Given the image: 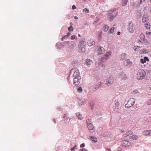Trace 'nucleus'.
<instances>
[{"instance_id":"nucleus-49","label":"nucleus","mask_w":151,"mask_h":151,"mask_svg":"<svg viewBox=\"0 0 151 151\" xmlns=\"http://www.w3.org/2000/svg\"><path fill=\"white\" fill-rule=\"evenodd\" d=\"M74 18H75V19H77V17H76L75 16V17H74Z\"/></svg>"},{"instance_id":"nucleus-4","label":"nucleus","mask_w":151,"mask_h":151,"mask_svg":"<svg viewBox=\"0 0 151 151\" xmlns=\"http://www.w3.org/2000/svg\"><path fill=\"white\" fill-rule=\"evenodd\" d=\"M135 29L134 24L132 22H130L129 24L128 30L129 32L133 33Z\"/></svg>"},{"instance_id":"nucleus-42","label":"nucleus","mask_w":151,"mask_h":151,"mask_svg":"<svg viewBox=\"0 0 151 151\" xmlns=\"http://www.w3.org/2000/svg\"><path fill=\"white\" fill-rule=\"evenodd\" d=\"M67 36V35H65L64 36H63L62 38V41H63V40L66 37V36Z\"/></svg>"},{"instance_id":"nucleus-34","label":"nucleus","mask_w":151,"mask_h":151,"mask_svg":"<svg viewBox=\"0 0 151 151\" xmlns=\"http://www.w3.org/2000/svg\"><path fill=\"white\" fill-rule=\"evenodd\" d=\"M85 12L86 13H88L89 12V10L86 8H85L83 10V12Z\"/></svg>"},{"instance_id":"nucleus-53","label":"nucleus","mask_w":151,"mask_h":151,"mask_svg":"<svg viewBox=\"0 0 151 151\" xmlns=\"http://www.w3.org/2000/svg\"><path fill=\"white\" fill-rule=\"evenodd\" d=\"M150 90H151V87H150Z\"/></svg>"},{"instance_id":"nucleus-30","label":"nucleus","mask_w":151,"mask_h":151,"mask_svg":"<svg viewBox=\"0 0 151 151\" xmlns=\"http://www.w3.org/2000/svg\"><path fill=\"white\" fill-rule=\"evenodd\" d=\"M147 104L148 105H151V99H148L147 101Z\"/></svg>"},{"instance_id":"nucleus-47","label":"nucleus","mask_w":151,"mask_h":151,"mask_svg":"<svg viewBox=\"0 0 151 151\" xmlns=\"http://www.w3.org/2000/svg\"><path fill=\"white\" fill-rule=\"evenodd\" d=\"M117 34H118V35H120V32H117Z\"/></svg>"},{"instance_id":"nucleus-23","label":"nucleus","mask_w":151,"mask_h":151,"mask_svg":"<svg viewBox=\"0 0 151 151\" xmlns=\"http://www.w3.org/2000/svg\"><path fill=\"white\" fill-rule=\"evenodd\" d=\"M140 47L138 46H134V49L135 51H138L140 49Z\"/></svg>"},{"instance_id":"nucleus-9","label":"nucleus","mask_w":151,"mask_h":151,"mask_svg":"<svg viewBox=\"0 0 151 151\" xmlns=\"http://www.w3.org/2000/svg\"><path fill=\"white\" fill-rule=\"evenodd\" d=\"M97 51L99 55L101 54L104 52L105 50L103 47L100 46L98 48Z\"/></svg>"},{"instance_id":"nucleus-28","label":"nucleus","mask_w":151,"mask_h":151,"mask_svg":"<svg viewBox=\"0 0 151 151\" xmlns=\"http://www.w3.org/2000/svg\"><path fill=\"white\" fill-rule=\"evenodd\" d=\"M116 28L112 27L109 31V33H113Z\"/></svg>"},{"instance_id":"nucleus-55","label":"nucleus","mask_w":151,"mask_h":151,"mask_svg":"<svg viewBox=\"0 0 151 151\" xmlns=\"http://www.w3.org/2000/svg\"><path fill=\"white\" fill-rule=\"evenodd\" d=\"M150 1H151V0H150Z\"/></svg>"},{"instance_id":"nucleus-37","label":"nucleus","mask_w":151,"mask_h":151,"mask_svg":"<svg viewBox=\"0 0 151 151\" xmlns=\"http://www.w3.org/2000/svg\"><path fill=\"white\" fill-rule=\"evenodd\" d=\"M102 34L101 32L99 33V39H101L102 37Z\"/></svg>"},{"instance_id":"nucleus-32","label":"nucleus","mask_w":151,"mask_h":151,"mask_svg":"<svg viewBox=\"0 0 151 151\" xmlns=\"http://www.w3.org/2000/svg\"><path fill=\"white\" fill-rule=\"evenodd\" d=\"M77 91L79 92H81L82 91V88L80 87L77 89Z\"/></svg>"},{"instance_id":"nucleus-12","label":"nucleus","mask_w":151,"mask_h":151,"mask_svg":"<svg viewBox=\"0 0 151 151\" xmlns=\"http://www.w3.org/2000/svg\"><path fill=\"white\" fill-rule=\"evenodd\" d=\"M93 63L92 61L89 59H87L86 60V61L85 62V64L88 67H90L91 65Z\"/></svg>"},{"instance_id":"nucleus-3","label":"nucleus","mask_w":151,"mask_h":151,"mask_svg":"<svg viewBox=\"0 0 151 151\" xmlns=\"http://www.w3.org/2000/svg\"><path fill=\"white\" fill-rule=\"evenodd\" d=\"M71 73L73 72V77H80L79 76V72L78 70L77 69H73L70 71Z\"/></svg>"},{"instance_id":"nucleus-46","label":"nucleus","mask_w":151,"mask_h":151,"mask_svg":"<svg viewBox=\"0 0 151 151\" xmlns=\"http://www.w3.org/2000/svg\"><path fill=\"white\" fill-rule=\"evenodd\" d=\"M146 34H147V35H149V34H151V32H146Z\"/></svg>"},{"instance_id":"nucleus-19","label":"nucleus","mask_w":151,"mask_h":151,"mask_svg":"<svg viewBox=\"0 0 151 151\" xmlns=\"http://www.w3.org/2000/svg\"><path fill=\"white\" fill-rule=\"evenodd\" d=\"M148 19L147 16V15H144L143 17L142 21L143 22H146Z\"/></svg>"},{"instance_id":"nucleus-33","label":"nucleus","mask_w":151,"mask_h":151,"mask_svg":"<svg viewBox=\"0 0 151 151\" xmlns=\"http://www.w3.org/2000/svg\"><path fill=\"white\" fill-rule=\"evenodd\" d=\"M125 106L126 108H128L131 107L130 105L128 104V102L125 104Z\"/></svg>"},{"instance_id":"nucleus-39","label":"nucleus","mask_w":151,"mask_h":151,"mask_svg":"<svg viewBox=\"0 0 151 151\" xmlns=\"http://www.w3.org/2000/svg\"><path fill=\"white\" fill-rule=\"evenodd\" d=\"M80 151H88V150L85 148H83L81 149Z\"/></svg>"},{"instance_id":"nucleus-35","label":"nucleus","mask_w":151,"mask_h":151,"mask_svg":"<svg viewBox=\"0 0 151 151\" xmlns=\"http://www.w3.org/2000/svg\"><path fill=\"white\" fill-rule=\"evenodd\" d=\"M77 38V37L75 35H72L71 37V39L72 40H74V39H76Z\"/></svg>"},{"instance_id":"nucleus-6","label":"nucleus","mask_w":151,"mask_h":151,"mask_svg":"<svg viewBox=\"0 0 151 151\" xmlns=\"http://www.w3.org/2000/svg\"><path fill=\"white\" fill-rule=\"evenodd\" d=\"M114 81V79L113 78L110 76L108 78L106 81V84L108 86H109L112 84Z\"/></svg>"},{"instance_id":"nucleus-5","label":"nucleus","mask_w":151,"mask_h":151,"mask_svg":"<svg viewBox=\"0 0 151 151\" xmlns=\"http://www.w3.org/2000/svg\"><path fill=\"white\" fill-rule=\"evenodd\" d=\"M111 55V53L110 52H107L104 55L103 57L101 58V60L103 61L108 59L110 57Z\"/></svg>"},{"instance_id":"nucleus-38","label":"nucleus","mask_w":151,"mask_h":151,"mask_svg":"<svg viewBox=\"0 0 151 151\" xmlns=\"http://www.w3.org/2000/svg\"><path fill=\"white\" fill-rule=\"evenodd\" d=\"M91 122V119H88L86 121V123L87 124V125L88 124H89L90 122Z\"/></svg>"},{"instance_id":"nucleus-50","label":"nucleus","mask_w":151,"mask_h":151,"mask_svg":"<svg viewBox=\"0 0 151 151\" xmlns=\"http://www.w3.org/2000/svg\"><path fill=\"white\" fill-rule=\"evenodd\" d=\"M78 36L79 37H81V35H80L79 34L78 35Z\"/></svg>"},{"instance_id":"nucleus-43","label":"nucleus","mask_w":151,"mask_h":151,"mask_svg":"<svg viewBox=\"0 0 151 151\" xmlns=\"http://www.w3.org/2000/svg\"><path fill=\"white\" fill-rule=\"evenodd\" d=\"M72 9H76V6H75V5H73V6H72Z\"/></svg>"},{"instance_id":"nucleus-1","label":"nucleus","mask_w":151,"mask_h":151,"mask_svg":"<svg viewBox=\"0 0 151 151\" xmlns=\"http://www.w3.org/2000/svg\"><path fill=\"white\" fill-rule=\"evenodd\" d=\"M85 39L84 38H82L79 41L78 47L79 51L80 52H84L85 51V46L86 42L85 41Z\"/></svg>"},{"instance_id":"nucleus-16","label":"nucleus","mask_w":151,"mask_h":151,"mask_svg":"<svg viewBox=\"0 0 151 151\" xmlns=\"http://www.w3.org/2000/svg\"><path fill=\"white\" fill-rule=\"evenodd\" d=\"M146 61H149V60L148 58L146 57H144V59L141 58L140 60V62L142 63H145Z\"/></svg>"},{"instance_id":"nucleus-22","label":"nucleus","mask_w":151,"mask_h":151,"mask_svg":"<svg viewBox=\"0 0 151 151\" xmlns=\"http://www.w3.org/2000/svg\"><path fill=\"white\" fill-rule=\"evenodd\" d=\"M149 130H146L142 132V133L144 135L149 136Z\"/></svg>"},{"instance_id":"nucleus-7","label":"nucleus","mask_w":151,"mask_h":151,"mask_svg":"<svg viewBox=\"0 0 151 151\" xmlns=\"http://www.w3.org/2000/svg\"><path fill=\"white\" fill-rule=\"evenodd\" d=\"M122 145L124 147H127L130 146L132 145V144L129 141L124 140L122 142Z\"/></svg>"},{"instance_id":"nucleus-52","label":"nucleus","mask_w":151,"mask_h":151,"mask_svg":"<svg viewBox=\"0 0 151 151\" xmlns=\"http://www.w3.org/2000/svg\"><path fill=\"white\" fill-rule=\"evenodd\" d=\"M70 24H72L71 23H70Z\"/></svg>"},{"instance_id":"nucleus-13","label":"nucleus","mask_w":151,"mask_h":151,"mask_svg":"<svg viewBox=\"0 0 151 151\" xmlns=\"http://www.w3.org/2000/svg\"><path fill=\"white\" fill-rule=\"evenodd\" d=\"M128 102L130 105V106H132L134 104L135 100L134 98H131L129 100Z\"/></svg>"},{"instance_id":"nucleus-17","label":"nucleus","mask_w":151,"mask_h":151,"mask_svg":"<svg viewBox=\"0 0 151 151\" xmlns=\"http://www.w3.org/2000/svg\"><path fill=\"white\" fill-rule=\"evenodd\" d=\"M133 133V132L131 130H129L126 132L124 134V137H127L132 134Z\"/></svg>"},{"instance_id":"nucleus-15","label":"nucleus","mask_w":151,"mask_h":151,"mask_svg":"<svg viewBox=\"0 0 151 151\" xmlns=\"http://www.w3.org/2000/svg\"><path fill=\"white\" fill-rule=\"evenodd\" d=\"M129 138L134 140H137L138 139V137L137 135L133 134V135L129 136Z\"/></svg>"},{"instance_id":"nucleus-24","label":"nucleus","mask_w":151,"mask_h":151,"mask_svg":"<svg viewBox=\"0 0 151 151\" xmlns=\"http://www.w3.org/2000/svg\"><path fill=\"white\" fill-rule=\"evenodd\" d=\"M119 77L121 79H125L126 76L125 75L122 74H120L119 75Z\"/></svg>"},{"instance_id":"nucleus-36","label":"nucleus","mask_w":151,"mask_h":151,"mask_svg":"<svg viewBox=\"0 0 151 151\" xmlns=\"http://www.w3.org/2000/svg\"><path fill=\"white\" fill-rule=\"evenodd\" d=\"M138 93H139V92L137 90H135L132 93L133 94H137Z\"/></svg>"},{"instance_id":"nucleus-29","label":"nucleus","mask_w":151,"mask_h":151,"mask_svg":"<svg viewBox=\"0 0 151 151\" xmlns=\"http://www.w3.org/2000/svg\"><path fill=\"white\" fill-rule=\"evenodd\" d=\"M77 146L76 145H75L74 147L72 148L71 149V151H73L77 149Z\"/></svg>"},{"instance_id":"nucleus-51","label":"nucleus","mask_w":151,"mask_h":151,"mask_svg":"<svg viewBox=\"0 0 151 151\" xmlns=\"http://www.w3.org/2000/svg\"><path fill=\"white\" fill-rule=\"evenodd\" d=\"M92 106H94V104L92 103Z\"/></svg>"},{"instance_id":"nucleus-44","label":"nucleus","mask_w":151,"mask_h":151,"mask_svg":"<svg viewBox=\"0 0 151 151\" xmlns=\"http://www.w3.org/2000/svg\"><path fill=\"white\" fill-rule=\"evenodd\" d=\"M145 1V0H140V3L141 4L142 3L144 2Z\"/></svg>"},{"instance_id":"nucleus-41","label":"nucleus","mask_w":151,"mask_h":151,"mask_svg":"<svg viewBox=\"0 0 151 151\" xmlns=\"http://www.w3.org/2000/svg\"><path fill=\"white\" fill-rule=\"evenodd\" d=\"M142 41H142L141 40H138V43L139 44H141Z\"/></svg>"},{"instance_id":"nucleus-27","label":"nucleus","mask_w":151,"mask_h":151,"mask_svg":"<svg viewBox=\"0 0 151 151\" xmlns=\"http://www.w3.org/2000/svg\"><path fill=\"white\" fill-rule=\"evenodd\" d=\"M145 27L147 29H150V25L149 24L146 23L145 24Z\"/></svg>"},{"instance_id":"nucleus-40","label":"nucleus","mask_w":151,"mask_h":151,"mask_svg":"<svg viewBox=\"0 0 151 151\" xmlns=\"http://www.w3.org/2000/svg\"><path fill=\"white\" fill-rule=\"evenodd\" d=\"M85 146V144L84 143H83L80 145V147H84Z\"/></svg>"},{"instance_id":"nucleus-8","label":"nucleus","mask_w":151,"mask_h":151,"mask_svg":"<svg viewBox=\"0 0 151 151\" xmlns=\"http://www.w3.org/2000/svg\"><path fill=\"white\" fill-rule=\"evenodd\" d=\"M116 13L115 12L110 13V14L108 16V18L110 20H113L115 17L116 16Z\"/></svg>"},{"instance_id":"nucleus-26","label":"nucleus","mask_w":151,"mask_h":151,"mask_svg":"<svg viewBox=\"0 0 151 151\" xmlns=\"http://www.w3.org/2000/svg\"><path fill=\"white\" fill-rule=\"evenodd\" d=\"M128 0H122V5L123 6L125 5L128 2Z\"/></svg>"},{"instance_id":"nucleus-48","label":"nucleus","mask_w":151,"mask_h":151,"mask_svg":"<svg viewBox=\"0 0 151 151\" xmlns=\"http://www.w3.org/2000/svg\"><path fill=\"white\" fill-rule=\"evenodd\" d=\"M107 150L108 151H111V150L110 149H108Z\"/></svg>"},{"instance_id":"nucleus-14","label":"nucleus","mask_w":151,"mask_h":151,"mask_svg":"<svg viewBox=\"0 0 151 151\" xmlns=\"http://www.w3.org/2000/svg\"><path fill=\"white\" fill-rule=\"evenodd\" d=\"M95 41L93 40H90L87 42V44L89 46H91L95 44Z\"/></svg>"},{"instance_id":"nucleus-11","label":"nucleus","mask_w":151,"mask_h":151,"mask_svg":"<svg viewBox=\"0 0 151 151\" xmlns=\"http://www.w3.org/2000/svg\"><path fill=\"white\" fill-rule=\"evenodd\" d=\"M87 126L89 130H90V131L91 132H93L94 131L93 126V124L91 123H90L89 124H88Z\"/></svg>"},{"instance_id":"nucleus-54","label":"nucleus","mask_w":151,"mask_h":151,"mask_svg":"<svg viewBox=\"0 0 151 151\" xmlns=\"http://www.w3.org/2000/svg\"><path fill=\"white\" fill-rule=\"evenodd\" d=\"M102 66H103V65H102Z\"/></svg>"},{"instance_id":"nucleus-20","label":"nucleus","mask_w":151,"mask_h":151,"mask_svg":"<svg viewBox=\"0 0 151 151\" xmlns=\"http://www.w3.org/2000/svg\"><path fill=\"white\" fill-rule=\"evenodd\" d=\"M76 115L77 116L78 118L79 119L81 120L82 119L83 117L82 116V115L80 114V113H77L76 114Z\"/></svg>"},{"instance_id":"nucleus-31","label":"nucleus","mask_w":151,"mask_h":151,"mask_svg":"<svg viewBox=\"0 0 151 151\" xmlns=\"http://www.w3.org/2000/svg\"><path fill=\"white\" fill-rule=\"evenodd\" d=\"M73 30V28L72 26L68 28V30L69 31H72Z\"/></svg>"},{"instance_id":"nucleus-18","label":"nucleus","mask_w":151,"mask_h":151,"mask_svg":"<svg viewBox=\"0 0 151 151\" xmlns=\"http://www.w3.org/2000/svg\"><path fill=\"white\" fill-rule=\"evenodd\" d=\"M90 138V139L93 142H96L97 141V139L94 137L91 136Z\"/></svg>"},{"instance_id":"nucleus-21","label":"nucleus","mask_w":151,"mask_h":151,"mask_svg":"<svg viewBox=\"0 0 151 151\" xmlns=\"http://www.w3.org/2000/svg\"><path fill=\"white\" fill-rule=\"evenodd\" d=\"M109 29V27L106 25H104L103 27V30L104 31V32H107Z\"/></svg>"},{"instance_id":"nucleus-2","label":"nucleus","mask_w":151,"mask_h":151,"mask_svg":"<svg viewBox=\"0 0 151 151\" xmlns=\"http://www.w3.org/2000/svg\"><path fill=\"white\" fill-rule=\"evenodd\" d=\"M146 76V73L142 70H139L137 73V79L140 80L144 79Z\"/></svg>"},{"instance_id":"nucleus-45","label":"nucleus","mask_w":151,"mask_h":151,"mask_svg":"<svg viewBox=\"0 0 151 151\" xmlns=\"http://www.w3.org/2000/svg\"><path fill=\"white\" fill-rule=\"evenodd\" d=\"M149 136H151V130H149Z\"/></svg>"},{"instance_id":"nucleus-25","label":"nucleus","mask_w":151,"mask_h":151,"mask_svg":"<svg viewBox=\"0 0 151 151\" xmlns=\"http://www.w3.org/2000/svg\"><path fill=\"white\" fill-rule=\"evenodd\" d=\"M140 39L142 41H144L145 39V35L143 34H141L140 35Z\"/></svg>"},{"instance_id":"nucleus-10","label":"nucleus","mask_w":151,"mask_h":151,"mask_svg":"<svg viewBox=\"0 0 151 151\" xmlns=\"http://www.w3.org/2000/svg\"><path fill=\"white\" fill-rule=\"evenodd\" d=\"M79 78L80 77H76L73 79V84L75 85H78L80 83Z\"/></svg>"}]
</instances>
